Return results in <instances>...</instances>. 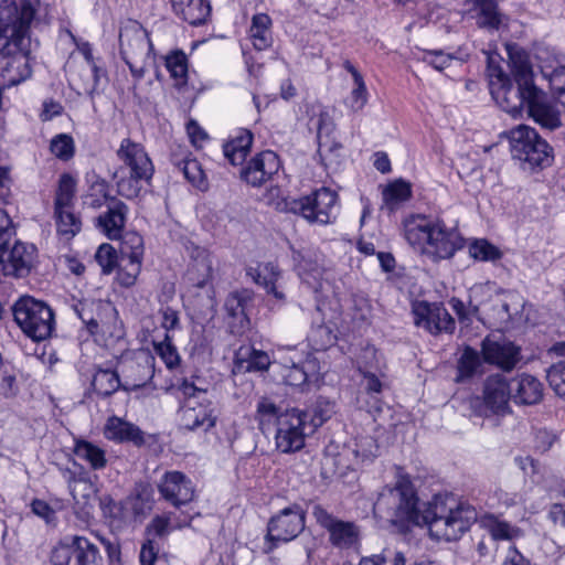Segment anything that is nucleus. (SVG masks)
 <instances>
[{"label": "nucleus", "mask_w": 565, "mask_h": 565, "mask_svg": "<svg viewBox=\"0 0 565 565\" xmlns=\"http://www.w3.org/2000/svg\"><path fill=\"white\" fill-rule=\"evenodd\" d=\"M391 501L394 509L390 522L399 530L431 527L440 520L447 527L469 530L478 520L476 508L457 501L451 493H437L430 501L420 502L409 476L402 468H397L394 487L381 493L374 509L382 510Z\"/></svg>", "instance_id": "1"}, {"label": "nucleus", "mask_w": 565, "mask_h": 565, "mask_svg": "<svg viewBox=\"0 0 565 565\" xmlns=\"http://www.w3.org/2000/svg\"><path fill=\"white\" fill-rule=\"evenodd\" d=\"M404 238L415 250L433 262L451 258L465 245L457 231L420 215L412 216L404 222Z\"/></svg>", "instance_id": "2"}, {"label": "nucleus", "mask_w": 565, "mask_h": 565, "mask_svg": "<svg viewBox=\"0 0 565 565\" xmlns=\"http://www.w3.org/2000/svg\"><path fill=\"white\" fill-rule=\"evenodd\" d=\"M116 157L119 166L113 179L118 195L127 200L139 198L146 190V185L150 184L154 173V166L146 148L140 142L124 138L116 150Z\"/></svg>", "instance_id": "3"}, {"label": "nucleus", "mask_w": 565, "mask_h": 565, "mask_svg": "<svg viewBox=\"0 0 565 565\" xmlns=\"http://www.w3.org/2000/svg\"><path fill=\"white\" fill-rule=\"evenodd\" d=\"M512 74L516 85L510 81L502 86H494L490 92L497 104L507 113L516 117L522 109H529L539 88L534 84L533 70L524 51L510 52Z\"/></svg>", "instance_id": "4"}, {"label": "nucleus", "mask_w": 565, "mask_h": 565, "mask_svg": "<svg viewBox=\"0 0 565 565\" xmlns=\"http://www.w3.org/2000/svg\"><path fill=\"white\" fill-rule=\"evenodd\" d=\"M173 387L182 398L178 411L179 425L182 429L209 431L216 425V411L206 397L205 388L199 387L189 379H182Z\"/></svg>", "instance_id": "5"}, {"label": "nucleus", "mask_w": 565, "mask_h": 565, "mask_svg": "<svg viewBox=\"0 0 565 565\" xmlns=\"http://www.w3.org/2000/svg\"><path fill=\"white\" fill-rule=\"evenodd\" d=\"M338 193L329 188H320L299 199H286L278 203L280 210L301 215L309 223L327 225L339 212Z\"/></svg>", "instance_id": "6"}, {"label": "nucleus", "mask_w": 565, "mask_h": 565, "mask_svg": "<svg viewBox=\"0 0 565 565\" xmlns=\"http://www.w3.org/2000/svg\"><path fill=\"white\" fill-rule=\"evenodd\" d=\"M120 56L135 82H140L153 64L152 43L139 24L125 26L119 33Z\"/></svg>", "instance_id": "7"}, {"label": "nucleus", "mask_w": 565, "mask_h": 565, "mask_svg": "<svg viewBox=\"0 0 565 565\" xmlns=\"http://www.w3.org/2000/svg\"><path fill=\"white\" fill-rule=\"evenodd\" d=\"M12 310L15 322L32 340L43 341L52 334L54 313L45 302L23 296L13 305Z\"/></svg>", "instance_id": "8"}, {"label": "nucleus", "mask_w": 565, "mask_h": 565, "mask_svg": "<svg viewBox=\"0 0 565 565\" xmlns=\"http://www.w3.org/2000/svg\"><path fill=\"white\" fill-rule=\"evenodd\" d=\"M510 145L513 159L524 169L543 168L552 161V148L535 129L519 126L510 131Z\"/></svg>", "instance_id": "9"}, {"label": "nucleus", "mask_w": 565, "mask_h": 565, "mask_svg": "<svg viewBox=\"0 0 565 565\" xmlns=\"http://www.w3.org/2000/svg\"><path fill=\"white\" fill-rule=\"evenodd\" d=\"M276 426V448L284 454L299 451L305 446L306 437L312 435L306 422V414L297 408L281 414Z\"/></svg>", "instance_id": "10"}, {"label": "nucleus", "mask_w": 565, "mask_h": 565, "mask_svg": "<svg viewBox=\"0 0 565 565\" xmlns=\"http://www.w3.org/2000/svg\"><path fill=\"white\" fill-rule=\"evenodd\" d=\"M35 10L30 1L3 0L0 3V32L20 44L22 39L30 38V24Z\"/></svg>", "instance_id": "11"}, {"label": "nucleus", "mask_w": 565, "mask_h": 565, "mask_svg": "<svg viewBox=\"0 0 565 565\" xmlns=\"http://www.w3.org/2000/svg\"><path fill=\"white\" fill-rule=\"evenodd\" d=\"M35 259L36 248L33 244L20 242L14 237L0 244V265L4 275L26 277L34 267Z\"/></svg>", "instance_id": "12"}, {"label": "nucleus", "mask_w": 565, "mask_h": 565, "mask_svg": "<svg viewBox=\"0 0 565 565\" xmlns=\"http://www.w3.org/2000/svg\"><path fill=\"white\" fill-rule=\"evenodd\" d=\"M414 323L437 335L441 332L452 333L456 327L454 318L443 303L419 301L413 307Z\"/></svg>", "instance_id": "13"}, {"label": "nucleus", "mask_w": 565, "mask_h": 565, "mask_svg": "<svg viewBox=\"0 0 565 565\" xmlns=\"http://www.w3.org/2000/svg\"><path fill=\"white\" fill-rule=\"evenodd\" d=\"M122 265L117 274L118 282L124 287H131L141 271V263L143 256V239L136 233L126 235L122 246Z\"/></svg>", "instance_id": "14"}, {"label": "nucleus", "mask_w": 565, "mask_h": 565, "mask_svg": "<svg viewBox=\"0 0 565 565\" xmlns=\"http://www.w3.org/2000/svg\"><path fill=\"white\" fill-rule=\"evenodd\" d=\"M519 532H484L477 543L481 556H493L499 550L507 551L502 565H529L523 555L512 546Z\"/></svg>", "instance_id": "15"}, {"label": "nucleus", "mask_w": 565, "mask_h": 565, "mask_svg": "<svg viewBox=\"0 0 565 565\" xmlns=\"http://www.w3.org/2000/svg\"><path fill=\"white\" fill-rule=\"evenodd\" d=\"M154 356L141 351L121 363L122 390L135 391L146 386L154 375Z\"/></svg>", "instance_id": "16"}, {"label": "nucleus", "mask_w": 565, "mask_h": 565, "mask_svg": "<svg viewBox=\"0 0 565 565\" xmlns=\"http://www.w3.org/2000/svg\"><path fill=\"white\" fill-rule=\"evenodd\" d=\"M280 169L279 157L270 150L253 157L241 170V178L249 185L258 188L269 181Z\"/></svg>", "instance_id": "17"}, {"label": "nucleus", "mask_w": 565, "mask_h": 565, "mask_svg": "<svg viewBox=\"0 0 565 565\" xmlns=\"http://www.w3.org/2000/svg\"><path fill=\"white\" fill-rule=\"evenodd\" d=\"M158 490L161 497L174 507L191 502L195 495L191 479L180 471L166 472L158 483Z\"/></svg>", "instance_id": "18"}, {"label": "nucleus", "mask_w": 565, "mask_h": 565, "mask_svg": "<svg viewBox=\"0 0 565 565\" xmlns=\"http://www.w3.org/2000/svg\"><path fill=\"white\" fill-rule=\"evenodd\" d=\"M129 213L128 205L117 198H111L107 211L95 218V226L109 239H119L122 236Z\"/></svg>", "instance_id": "19"}, {"label": "nucleus", "mask_w": 565, "mask_h": 565, "mask_svg": "<svg viewBox=\"0 0 565 565\" xmlns=\"http://www.w3.org/2000/svg\"><path fill=\"white\" fill-rule=\"evenodd\" d=\"M512 399L510 382L501 374L489 376L484 382L483 402L492 414H505Z\"/></svg>", "instance_id": "20"}, {"label": "nucleus", "mask_w": 565, "mask_h": 565, "mask_svg": "<svg viewBox=\"0 0 565 565\" xmlns=\"http://www.w3.org/2000/svg\"><path fill=\"white\" fill-rule=\"evenodd\" d=\"M483 360L503 371H511L520 361V349L512 342L486 338L481 344Z\"/></svg>", "instance_id": "21"}, {"label": "nucleus", "mask_w": 565, "mask_h": 565, "mask_svg": "<svg viewBox=\"0 0 565 565\" xmlns=\"http://www.w3.org/2000/svg\"><path fill=\"white\" fill-rule=\"evenodd\" d=\"M190 257L191 262L185 271L184 281L192 287L203 288L212 278V256L206 248L193 246Z\"/></svg>", "instance_id": "22"}, {"label": "nucleus", "mask_w": 565, "mask_h": 565, "mask_svg": "<svg viewBox=\"0 0 565 565\" xmlns=\"http://www.w3.org/2000/svg\"><path fill=\"white\" fill-rule=\"evenodd\" d=\"M512 401L516 404L534 405L543 397V384L531 374H520L510 381Z\"/></svg>", "instance_id": "23"}, {"label": "nucleus", "mask_w": 565, "mask_h": 565, "mask_svg": "<svg viewBox=\"0 0 565 565\" xmlns=\"http://www.w3.org/2000/svg\"><path fill=\"white\" fill-rule=\"evenodd\" d=\"M104 436L116 443H132L135 446L145 444L142 430L132 423L113 416L107 419L104 428Z\"/></svg>", "instance_id": "24"}, {"label": "nucleus", "mask_w": 565, "mask_h": 565, "mask_svg": "<svg viewBox=\"0 0 565 565\" xmlns=\"http://www.w3.org/2000/svg\"><path fill=\"white\" fill-rule=\"evenodd\" d=\"M271 361L267 352L253 347H241L234 356V373L262 372L268 370Z\"/></svg>", "instance_id": "25"}, {"label": "nucleus", "mask_w": 565, "mask_h": 565, "mask_svg": "<svg viewBox=\"0 0 565 565\" xmlns=\"http://www.w3.org/2000/svg\"><path fill=\"white\" fill-rule=\"evenodd\" d=\"M246 275L257 285L266 289L277 300H284L285 295L279 290L278 280L281 277V271L275 263L268 262L258 264L256 267H248Z\"/></svg>", "instance_id": "26"}, {"label": "nucleus", "mask_w": 565, "mask_h": 565, "mask_svg": "<svg viewBox=\"0 0 565 565\" xmlns=\"http://www.w3.org/2000/svg\"><path fill=\"white\" fill-rule=\"evenodd\" d=\"M171 162L194 186L199 189L206 186V178L201 163L186 149H180L179 152L174 151L171 154Z\"/></svg>", "instance_id": "27"}, {"label": "nucleus", "mask_w": 565, "mask_h": 565, "mask_svg": "<svg viewBox=\"0 0 565 565\" xmlns=\"http://www.w3.org/2000/svg\"><path fill=\"white\" fill-rule=\"evenodd\" d=\"M96 334L110 338H120L122 334L121 321L118 311L110 301L97 300Z\"/></svg>", "instance_id": "28"}, {"label": "nucleus", "mask_w": 565, "mask_h": 565, "mask_svg": "<svg viewBox=\"0 0 565 565\" xmlns=\"http://www.w3.org/2000/svg\"><path fill=\"white\" fill-rule=\"evenodd\" d=\"M96 334L110 338H120L122 334L121 321L118 311L110 301L97 300Z\"/></svg>", "instance_id": "29"}, {"label": "nucleus", "mask_w": 565, "mask_h": 565, "mask_svg": "<svg viewBox=\"0 0 565 565\" xmlns=\"http://www.w3.org/2000/svg\"><path fill=\"white\" fill-rule=\"evenodd\" d=\"M278 369L281 382L289 386L301 387L318 380L316 363L310 360H307L301 364H279Z\"/></svg>", "instance_id": "30"}, {"label": "nucleus", "mask_w": 565, "mask_h": 565, "mask_svg": "<svg viewBox=\"0 0 565 565\" xmlns=\"http://www.w3.org/2000/svg\"><path fill=\"white\" fill-rule=\"evenodd\" d=\"M173 12L191 25L204 23L211 13L209 0H171Z\"/></svg>", "instance_id": "31"}, {"label": "nucleus", "mask_w": 565, "mask_h": 565, "mask_svg": "<svg viewBox=\"0 0 565 565\" xmlns=\"http://www.w3.org/2000/svg\"><path fill=\"white\" fill-rule=\"evenodd\" d=\"M527 113L542 128L554 130L562 125L559 111L543 100V93L540 89L537 96L531 102Z\"/></svg>", "instance_id": "32"}, {"label": "nucleus", "mask_w": 565, "mask_h": 565, "mask_svg": "<svg viewBox=\"0 0 565 565\" xmlns=\"http://www.w3.org/2000/svg\"><path fill=\"white\" fill-rule=\"evenodd\" d=\"M70 565H99L102 556L98 547L82 536H74L68 543Z\"/></svg>", "instance_id": "33"}, {"label": "nucleus", "mask_w": 565, "mask_h": 565, "mask_svg": "<svg viewBox=\"0 0 565 565\" xmlns=\"http://www.w3.org/2000/svg\"><path fill=\"white\" fill-rule=\"evenodd\" d=\"M472 11L477 24L490 32L498 31L502 24V15L494 0H472Z\"/></svg>", "instance_id": "34"}, {"label": "nucleus", "mask_w": 565, "mask_h": 565, "mask_svg": "<svg viewBox=\"0 0 565 565\" xmlns=\"http://www.w3.org/2000/svg\"><path fill=\"white\" fill-rule=\"evenodd\" d=\"M252 143V132L247 129H242L233 139L224 143L223 153L233 166L242 164L250 150Z\"/></svg>", "instance_id": "35"}, {"label": "nucleus", "mask_w": 565, "mask_h": 565, "mask_svg": "<svg viewBox=\"0 0 565 565\" xmlns=\"http://www.w3.org/2000/svg\"><path fill=\"white\" fill-rule=\"evenodd\" d=\"M248 36L256 50L264 51L268 49L273 43L270 17L266 13L253 15Z\"/></svg>", "instance_id": "36"}, {"label": "nucleus", "mask_w": 565, "mask_h": 565, "mask_svg": "<svg viewBox=\"0 0 565 565\" xmlns=\"http://www.w3.org/2000/svg\"><path fill=\"white\" fill-rule=\"evenodd\" d=\"M306 514L299 505H291L273 516L267 530H305Z\"/></svg>", "instance_id": "37"}, {"label": "nucleus", "mask_w": 565, "mask_h": 565, "mask_svg": "<svg viewBox=\"0 0 565 565\" xmlns=\"http://www.w3.org/2000/svg\"><path fill=\"white\" fill-rule=\"evenodd\" d=\"M73 451L78 459L84 460L93 470L104 469L107 465L105 450L90 441L75 439Z\"/></svg>", "instance_id": "38"}, {"label": "nucleus", "mask_w": 565, "mask_h": 565, "mask_svg": "<svg viewBox=\"0 0 565 565\" xmlns=\"http://www.w3.org/2000/svg\"><path fill=\"white\" fill-rule=\"evenodd\" d=\"M344 68L352 75L353 88L347 100L348 107L356 113L364 108L369 100V93L362 74L349 61L344 63Z\"/></svg>", "instance_id": "39"}, {"label": "nucleus", "mask_w": 565, "mask_h": 565, "mask_svg": "<svg viewBox=\"0 0 565 565\" xmlns=\"http://www.w3.org/2000/svg\"><path fill=\"white\" fill-rule=\"evenodd\" d=\"M412 196V189L408 182L396 180L388 183L382 192L383 206L388 212H394L401 204Z\"/></svg>", "instance_id": "40"}, {"label": "nucleus", "mask_w": 565, "mask_h": 565, "mask_svg": "<svg viewBox=\"0 0 565 565\" xmlns=\"http://www.w3.org/2000/svg\"><path fill=\"white\" fill-rule=\"evenodd\" d=\"M89 186L88 191L84 196V205L97 210L104 206L107 202L111 204V198L109 195V184L106 180L100 177L93 174L88 179Z\"/></svg>", "instance_id": "41"}, {"label": "nucleus", "mask_w": 565, "mask_h": 565, "mask_svg": "<svg viewBox=\"0 0 565 565\" xmlns=\"http://www.w3.org/2000/svg\"><path fill=\"white\" fill-rule=\"evenodd\" d=\"M92 386L97 395L108 397L122 388V382L116 371L98 369L93 375Z\"/></svg>", "instance_id": "42"}, {"label": "nucleus", "mask_w": 565, "mask_h": 565, "mask_svg": "<svg viewBox=\"0 0 565 565\" xmlns=\"http://www.w3.org/2000/svg\"><path fill=\"white\" fill-rule=\"evenodd\" d=\"M552 352L564 359L548 369L547 380L554 392L565 399V341L555 343Z\"/></svg>", "instance_id": "43"}, {"label": "nucleus", "mask_w": 565, "mask_h": 565, "mask_svg": "<svg viewBox=\"0 0 565 565\" xmlns=\"http://www.w3.org/2000/svg\"><path fill=\"white\" fill-rule=\"evenodd\" d=\"M164 65L177 86L188 82L189 62L186 54L181 50L171 51L164 57Z\"/></svg>", "instance_id": "44"}, {"label": "nucleus", "mask_w": 565, "mask_h": 565, "mask_svg": "<svg viewBox=\"0 0 565 565\" xmlns=\"http://www.w3.org/2000/svg\"><path fill=\"white\" fill-rule=\"evenodd\" d=\"M306 414L309 431L312 434L322 426L334 413L333 404L324 398H319L310 409L301 411Z\"/></svg>", "instance_id": "45"}, {"label": "nucleus", "mask_w": 565, "mask_h": 565, "mask_svg": "<svg viewBox=\"0 0 565 565\" xmlns=\"http://www.w3.org/2000/svg\"><path fill=\"white\" fill-rule=\"evenodd\" d=\"M76 191V180L68 173L60 177L58 188L55 194V211L67 210L73 205Z\"/></svg>", "instance_id": "46"}, {"label": "nucleus", "mask_w": 565, "mask_h": 565, "mask_svg": "<svg viewBox=\"0 0 565 565\" xmlns=\"http://www.w3.org/2000/svg\"><path fill=\"white\" fill-rule=\"evenodd\" d=\"M57 233L64 237L72 238L81 231V220L71 211H55Z\"/></svg>", "instance_id": "47"}, {"label": "nucleus", "mask_w": 565, "mask_h": 565, "mask_svg": "<svg viewBox=\"0 0 565 565\" xmlns=\"http://www.w3.org/2000/svg\"><path fill=\"white\" fill-rule=\"evenodd\" d=\"M308 340L316 351H323L334 344L337 335L331 327L321 323L311 328Z\"/></svg>", "instance_id": "48"}, {"label": "nucleus", "mask_w": 565, "mask_h": 565, "mask_svg": "<svg viewBox=\"0 0 565 565\" xmlns=\"http://www.w3.org/2000/svg\"><path fill=\"white\" fill-rule=\"evenodd\" d=\"M74 313L82 320L86 326L88 332L93 335L96 334V315H97V301L95 300H78L73 305Z\"/></svg>", "instance_id": "49"}, {"label": "nucleus", "mask_w": 565, "mask_h": 565, "mask_svg": "<svg viewBox=\"0 0 565 565\" xmlns=\"http://www.w3.org/2000/svg\"><path fill=\"white\" fill-rule=\"evenodd\" d=\"M481 366V359L472 348L467 347L458 361V380L471 377Z\"/></svg>", "instance_id": "50"}, {"label": "nucleus", "mask_w": 565, "mask_h": 565, "mask_svg": "<svg viewBox=\"0 0 565 565\" xmlns=\"http://www.w3.org/2000/svg\"><path fill=\"white\" fill-rule=\"evenodd\" d=\"M300 258L297 263L298 274L302 280L311 284L309 278L312 277L318 281L322 275V267L317 256L312 257L311 254H299Z\"/></svg>", "instance_id": "51"}, {"label": "nucleus", "mask_w": 565, "mask_h": 565, "mask_svg": "<svg viewBox=\"0 0 565 565\" xmlns=\"http://www.w3.org/2000/svg\"><path fill=\"white\" fill-rule=\"evenodd\" d=\"M311 513L317 524L324 530H352L351 523L337 519L320 504H315Z\"/></svg>", "instance_id": "52"}, {"label": "nucleus", "mask_w": 565, "mask_h": 565, "mask_svg": "<svg viewBox=\"0 0 565 565\" xmlns=\"http://www.w3.org/2000/svg\"><path fill=\"white\" fill-rule=\"evenodd\" d=\"M247 297L243 292H232L227 296L224 309L228 317L236 319L241 324L246 320L245 307Z\"/></svg>", "instance_id": "53"}, {"label": "nucleus", "mask_w": 565, "mask_h": 565, "mask_svg": "<svg viewBox=\"0 0 565 565\" xmlns=\"http://www.w3.org/2000/svg\"><path fill=\"white\" fill-rule=\"evenodd\" d=\"M50 150L60 160L67 161L73 158L75 152L74 140L67 134L56 135L51 140Z\"/></svg>", "instance_id": "54"}, {"label": "nucleus", "mask_w": 565, "mask_h": 565, "mask_svg": "<svg viewBox=\"0 0 565 565\" xmlns=\"http://www.w3.org/2000/svg\"><path fill=\"white\" fill-rule=\"evenodd\" d=\"M471 257L482 262L497 260L501 257V252L494 245L486 239H476L469 245Z\"/></svg>", "instance_id": "55"}, {"label": "nucleus", "mask_w": 565, "mask_h": 565, "mask_svg": "<svg viewBox=\"0 0 565 565\" xmlns=\"http://www.w3.org/2000/svg\"><path fill=\"white\" fill-rule=\"evenodd\" d=\"M95 259L105 275L113 273L118 264L116 249L107 243H104L98 247L95 254Z\"/></svg>", "instance_id": "56"}, {"label": "nucleus", "mask_w": 565, "mask_h": 565, "mask_svg": "<svg viewBox=\"0 0 565 565\" xmlns=\"http://www.w3.org/2000/svg\"><path fill=\"white\" fill-rule=\"evenodd\" d=\"M282 413L280 412V408L269 398L262 397L256 407V418L259 422V425L269 424L273 420L276 422V425L278 424V417Z\"/></svg>", "instance_id": "57"}, {"label": "nucleus", "mask_w": 565, "mask_h": 565, "mask_svg": "<svg viewBox=\"0 0 565 565\" xmlns=\"http://www.w3.org/2000/svg\"><path fill=\"white\" fill-rule=\"evenodd\" d=\"M377 449L379 447L372 437H362L355 443V448L352 449L355 463L360 465L366 461H372L373 458L376 457Z\"/></svg>", "instance_id": "58"}, {"label": "nucleus", "mask_w": 565, "mask_h": 565, "mask_svg": "<svg viewBox=\"0 0 565 565\" xmlns=\"http://www.w3.org/2000/svg\"><path fill=\"white\" fill-rule=\"evenodd\" d=\"M541 73L548 81L553 95L556 98L565 89V66H557L555 68L542 67Z\"/></svg>", "instance_id": "59"}, {"label": "nucleus", "mask_w": 565, "mask_h": 565, "mask_svg": "<svg viewBox=\"0 0 565 565\" xmlns=\"http://www.w3.org/2000/svg\"><path fill=\"white\" fill-rule=\"evenodd\" d=\"M154 349L168 369L172 370L179 365L180 355L177 348L170 342L168 334H166L163 342L154 344Z\"/></svg>", "instance_id": "60"}, {"label": "nucleus", "mask_w": 565, "mask_h": 565, "mask_svg": "<svg viewBox=\"0 0 565 565\" xmlns=\"http://www.w3.org/2000/svg\"><path fill=\"white\" fill-rule=\"evenodd\" d=\"M152 493V488L147 483H140L136 487L135 495L132 498V508L136 513H141L145 510L151 509Z\"/></svg>", "instance_id": "61"}, {"label": "nucleus", "mask_w": 565, "mask_h": 565, "mask_svg": "<svg viewBox=\"0 0 565 565\" xmlns=\"http://www.w3.org/2000/svg\"><path fill=\"white\" fill-rule=\"evenodd\" d=\"M487 73L489 77L490 92L492 88H494V86H502L511 81L500 64L495 63L494 58L491 56L488 58Z\"/></svg>", "instance_id": "62"}, {"label": "nucleus", "mask_w": 565, "mask_h": 565, "mask_svg": "<svg viewBox=\"0 0 565 565\" xmlns=\"http://www.w3.org/2000/svg\"><path fill=\"white\" fill-rule=\"evenodd\" d=\"M424 62L431 65L437 71H443L450 65L452 56L443 51H426L423 57Z\"/></svg>", "instance_id": "63"}, {"label": "nucleus", "mask_w": 565, "mask_h": 565, "mask_svg": "<svg viewBox=\"0 0 565 565\" xmlns=\"http://www.w3.org/2000/svg\"><path fill=\"white\" fill-rule=\"evenodd\" d=\"M32 512L45 520L47 525H55V510L43 500L35 499L31 503Z\"/></svg>", "instance_id": "64"}]
</instances>
